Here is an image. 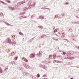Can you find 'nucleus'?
<instances>
[{"label": "nucleus", "instance_id": "1", "mask_svg": "<svg viewBox=\"0 0 79 79\" xmlns=\"http://www.w3.org/2000/svg\"><path fill=\"white\" fill-rule=\"evenodd\" d=\"M35 56V54L34 53H32L30 55V57L31 58H34V57Z\"/></svg>", "mask_w": 79, "mask_h": 79}, {"label": "nucleus", "instance_id": "2", "mask_svg": "<svg viewBox=\"0 0 79 79\" xmlns=\"http://www.w3.org/2000/svg\"><path fill=\"white\" fill-rule=\"evenodd\" d=\"M6 43H10L11 42V40L9 38H8L6 40Z\"/></svg>", "mask_w": 79, "mask_h": 79}, {"label": "nucleus", "instance_id": "3", "mask_svg": "<svg viewBox=\"0 0 79 79\" xmlns=\"http://www.w3.org/2000/svg\"><path fill=\"white\" fill-rule=\"evenodd\" d=\"M25 67L26 68H27V69H28V68H29V65H28L27 64H25Z\"/></svg>", "mask_w": 79, "mask_h": 79}, {"label": "nucleus", "instance_id": "4", "mask_svg": "<svg viewBox=\"0 0 79 79\" xmlns=\"http://www.w3.org/2000/svg\"><path fill=\"white\" fill-rule=\"evenodd\" d=\"M3 73V70L2 68H0V73Z\"/></svg>", "mask_w": 79, "mask_h": 79}, {"label": "nucleus", "instance_id": "5", "mask_svg": "<svg viewBox=\"0 0 79 79\" xmlns=\"http://www.w3.org/2000/svg\"><path fill=\"white\" fill-rule=\"evenodd\" d=\"M40 18L41 19H44V16H41Z\"/></svg>", "mask_w": 79, "mask_h": 79}, {"label": "nucleus", "instance_id": "6", "mask_svg": "<svg viewBox=\"0 0 79 79\" xmlns=\"http://www.w3.org/2000/svg\"><path fill=\"white\" fill-rule=\"evenodd\" d=\"M25 61H26V62H28V60H27V59L25 58L24 60Z\"/></svg>", "mask_w": 79, "mask_h": 79}, {"label": "nucleus", "instance_id": "7", "mask_svg": "<svg viewBox=\"0 0 79 79\" xmlns=\"http://www.w3.org/2000/svg\"><path fill=\"white\" fill-rule=\"evenodd\" d=\"M56 58V55H53V58L55 59Z\"/></svg>", "mask_w": 79, "mask_h": 79}, {"label": "nucleus", "instance_id": "8", "mask_svg": "<svg viewBox=\"0 0 79 79\" xmlns=\"http://www.w3.org/2000/svg\"><path fill=\"white\" fill-rule=\"evenodd\" d=\"M52 55H50L49 56V57L50 58H52Z\"/></svg>", "mask_w": 79, "mask_h": 79}, {"label": "nucleus", "instance_id": "9", "mask_svg": "<svg viewBox=\"0 0 79 79\" xmlns=\"http://www.w3.org/2000/svg\"><path fill=\"white\" fill-rule=\"evenodd\" d=\"M19 34L20 35H23V34L21 32H19Z\"/></svg>", "mask_w": 79, "mask_h": 79}, {"label": "nucleus", "instance_id": "10", "mask_svg": "<svg viewBox=\"0 0 79 79\" xmlns=\"http://www.w3.org/2000/svg\"><path fill=\"white\" fill-rule=\"evenodd\" d=\"M26 3V2L24 1H23L21 3L23 4V3Z\"/></svg>", "mask_w": 79, "mask_h": 79}, {"label": "nucleus", "instance_id": "11", "mask_svg": "<svg viewBox=\"0 0 79 79\" xmlns=\"http://www.w3.org/2000/svg\"><path fill=\"white\" fill-rule=\"evenodd\" d=\"M37 77H40V74H38L36 76Z\"/></svg>", "mask_w": 79, "mask_h": 79}, {"label": "nucleus", "instance_id": "12", "mask_svg": "<svg viewBox=\"0 0 79 79\" xmlns=\"http://www.w3.org/2000/svg\"><path fill=\"white\" fill-rule=\"evenodd\" d=\"M7 2L8 3H10V1H8V0H7Z\"/></svg>", "mask_w": 79, "mask_h": 79}, {"label": "nucleus", "instance_id": "13", "mask_svg": "<svg viewBox=\"0 0 79 79\" xmlns=\"http://www.w3.org/2000/svg\"><path fill=\"white\" fill-rule=\"evenodd\" d=\"M15 60H16L17 59H18L17 57H15L14 58Z\"/></svg>", "mask_w": 79, "mask_h": 79}, {"label": "nucleus", "instance_id": "14", "mask_svg": "<svg viewBox=\"0 0 79 79\" xmlns=\"http://www.w3.org/2000/svg\"><path fill=\"white\" fill-rule=\"evenodd\" d=\"M29 2L30 3H28V5H31V3L32 2L31 1H30Z\"/></svg>", "mask_w": 79, "mask_h": 79}, {"label": "nucleus", "instance_id": "15", "mask_svg": "<svg viewBox=\"0 0 79 79\" xmlns=\"http://www.w3.org/2000/svg\"><path fill=\"white\" fill-rule=\"evenodd\" d=\"M57 32V30H54V32Z\"/></svg>", "mask_w": 79, "mask_h": 79}, {"label": "nucleus", "instance_id": "16", "mask_svg": "<svg viewBox=\"0 0 79 79\" xmlns=\"http://www.w3.org/2000/svg\"><path fill=\"white\" fill-rule=\"evenodd\" d=\"M63 55H65L66 54V53L64 52H63Z\"/></svg>", "mask_w": 79, "mask_h": 79}, {"label": "nucleus", "instance_id": "17", "mask_svg": "<svg viewBox=\"0 0 79 79\" xmlns=\"http://www.w3.org/2000/svg\"><path fill=\"white\" fill-rule=\"evenodd\" d=\"M25 13V12H24V13H22L21 14V15H24Z\"/></svg>", "mask_w": 79, "mask_h": 79}, {"label": "nucleus", "instance_id": "18", "mask_svg": "<svg viewBox=\"0 0 79 79\" xmlns=\"http://www.w3.org/2000/svg\"><path fill=\"white\" fill-rule=\"evenodd\" d=\"M12 54H13V55H15V53H14V52H13L12 53Z\"/></svg>", "mask_w": 79, "mask_h": 79}, {"label": "nucleus", "instance_id": "19", "mask_svg": "<svg viewBox=\"0 0 79 79\" xmlns=\"http://www.w3.org/2000/svg\"><path fill=\"white\" fill-rule=\"evenodd\" d=\"M70 79H73V78H70Z\"/></svg>", "mask_w": 79, "mask_h": 79}, {"label": "nucleus", "instance_id": "20", "mask_svg": "<svg viewBox=\"0 0 79 79\" xmlns=\"http://www.w3.org/2000/svg\"><path fill=\"white\" fill-rule=\"evenodd\" d=\"M58 57H59V58H60V56H58Z\"/></svg>", "mask_w": 79, "mask_h": 79}, {"label": "nucleus", "instance_id": "21", "mask_svg": "<svg viewBox=\"0 0 79 79\" xmlns=\"http://www.w3.org/2000/svg\"><path fill=\"white\" fill-rule=\"evenodd\" d=\"M72 58H73V59L74 58V57H72Z\"/></svg>", "mask_w": 79, "mask_h": 79}, {"label": "nucleus", "instance_id": "22", "mask_svg": "<svg viewBox=\"0 0 79 79\" xmlns=\"http://www.w3.org/2000/svg\"><path fill=\"white\" fill-rule=\"evenodd\" d=\"M44 75L43 76V77H44Z\"/></svg>", "mask_w": 79, "mask_h": 79}, {"label": "nucleus", "instance_id": "23", "mask_svg": "<svg viewBox=\"0 0 79 79\" xmlns=\"http://www.w3.org/2000/svg\"><path fill=\"white\" fill-rule=\"evenodd\" d=\"M25 1V0H24Z\"/></svg>", "mask_w": 79, "mask_h": 79}]
</instances>
